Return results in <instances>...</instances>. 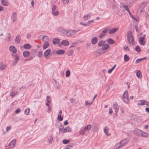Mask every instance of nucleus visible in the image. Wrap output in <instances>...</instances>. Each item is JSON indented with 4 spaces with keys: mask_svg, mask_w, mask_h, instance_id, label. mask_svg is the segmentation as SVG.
I'll list each match as a JSON object with an SVG mask.
<instances>
[{
    "mask_svg": "<svg viewBox=\"0 0 149 149\" xmlns=\"http://www.w3.org/2000/svg\"><path fill=\"white\" fill-rule=\"evenodd\" d=\"M91 16V13H89L87 15H84L83 17V19L84 20H87L89 18H90Z\"/></svg>",
    "mask_w": 149,
    "mask_h": 149,
    "instance_id": "16",
    "label": "nucleus"
},
{
    "mask_svg": "<svg viewBox=\"0 0 149 149\" xmlns=\"http://www.w3.org/2000/svg\"><path fill=\"white\" fill-rule=\"evenodd\" d=\"M127 39L130 43L132 45L134 44V40L132 36L127 37Z\"/></svg>",
    "mask_w": 149,
    "mask_h": 149,
    "instance_id": "8",
    "label": "nucleus"
},
{
    "mask_svg": "<svg viewBox=\"0 0 149 149\" xmlns=\"http://www.w3.org/2000/svg\"><path fill=\"white\" fill-rule=\"evenodd\" d=\"M109 28H107L103 30L102 32L104 34H106V33L108 32L109 30Z\"/></svg>",
    "mask_w": 149,
    "mask_h": 149,
    "instance_id": "47",
    "label": "nucleus"
},
{
    "mask_svg": "<svg viewBox=\"0 0 149 149\" xmlns=\"http://www.w3.org/2000/svg\"><path fill=\"white\" fill-rule=\"evenodd\" d=\"M1 3L3 6H7L8 5V3L6 0H2Z\"/></svg>",
    "mask_w": 149,
    "mask_h": 149,
    "instance_id": "26",
    "label": "nucleus"
},
{
    "mask_svg": "<svg viewBox=\"0 0 149 149\" xmlns=\"http://www.w3.org/2000/svg\"><path fill=\"white\" fill-rule=\"evenodd\" d=\"M7 65L6 64H4L0 66V70H4L7 67Z\"/></svg>",
    "mask_w": 149,
    "mask_h": 149,
    "instance_id": "37",
    "label": "nucleus"
},
{
    "mask_svg": "<svg viewBox=\"0 0 149 149\" xmlns=\"http://www.w3.org/2000/svg\"><path fill=\"white\" fill-rule=\"evenodd\" d=\"M132 33L131 31H127V37L128 36H132Z\"/></svg>",
    "mask_w": 149,
    "mask_h": 149,
    "instance_id": "55",
    "label": "nucleus"
},
{
    "mask_svg": "<svg viewBox=\"0 0 149 149\" xmlns=\"http://www.w3.org/2000/svg\"><path fill=\"white\" fill-rule=\"evenodd\" d=\"M24 47L26 49H29L31 48V45L29 44L26 43L24 45Z\"/></svg>",
    "mask_w": 149,
    "mask_h": 149,
    "instance_id": "24",
    "label": "nucleus"
},
{
    "mask_svg": "<svg viewBox=\"0 0 149 149\" xmlns=\"http://www.w3.org/2000/svg\"><path fill=\"white\" fill-rule=\"evenodd\" d=\"M146 57H144L142 58L138 59L136 61V63H139L141 61L145 59H146Z\"/></svg>",
    "mask_w": 149,
    "mask_h": 149,
    "instance_id": "39",
    "label": "nucleus"
},
{
    "mask_svg": "<svg viewBox=\"0 0 149 149\" xmlns=\"http://www.w3.org/2000/svg\"><path fill=\"white\" fill-rule=\"evenodd\" d=\"M146 38V35H144L142 37H140L139 38V43L142 45H144L145 44V42L144 41H143V40H144Z\"/></svg>",
    "mask_w": 149,
    "mask_h": 149,
    "instance_id": "5",
    "label": "nucleus"
},
{
    "mask_svg": "<svg viewBox=\"0 0 149 149\" xmlns=\"http://www.w3.org/2000/svg\"><path fill=\"white\" fill-rule=\"evenodd\" d=\"M38 56L39 58H41L42 56V51H39L38 54Z\"/></svg>",
    "mask_w": 149,
    "mask_h": 149,
    "instance_id": "48",
    "label": "nucleus"
},
{
    "mask_svg": "<svg viewBox=\"0 0 149 149\" xmlns=\"http://www.w3.org/2000/svg\"><path fill=\"white\" fill-rule=\"evenodd\" d=\"M145 101L146 100H139L138 101V104L139 105H144Z\"/></svg>",
    "mask_w": 149,
    "mask_h": 149,
    "instance_id": "22",
    "label": "nucleus"
},
{
    "mask_svg": "<svg viewBox=\"0 0 149 149\" xmlns=\"http://www.w3.org/2000/svg\"><path fill=\"white\" fill-rule=\"evenodd\" d=\"M73 52L74 51L73 50H71L69 51L68 55L69 56H71L72 55Z\"/></svg>",
    "mask_w": 149,
    "mask_h": 149,
    "instance_id": "56",
    "label": "nucleus"
},
{
    "mask_svg": "<svg viewBox=\"0 0 149 149\" xmlns=\"http://www.w3.org/2000/svg\"><path fill=\"white\" fill-rule=\"evenodd\" d=\"M51 52V50L50 49H48L44 52V56L45 57H47L50 54Z\"/></svg>",
    "mask_w": 149,
    "mask_h": 149,
    "instance_id": "15",
    "label": "nucleus"
},
{
    "mask_svg": "<svg viewBox=\"0 0 149 149\" xmlns=\"http://www.w3.org/2000/svg\"><path fill=\"white\" fill-rule=\"evenodd\" d=\"M30 52L27 51H25L23 52V55L25 57H27L29 56Z\"/></svg>",
    "mask_w": 149,
    "mask_h": 149,
    "instance_id": "20",
    "label": "nucleus"
},
{
    "mask_svg": "<svg viewBox=\"0 0 149 149\" xmlns=\"http://www.w3.org/2000/svg\"><path fill=\"white\" fill-rule=\"evenodd\" d=\"M79 31V30L78 31L73 30H68L67 36H74L76 34L77 32Z\"/></svg>",
    "mask_w": 149,
    "mask_h": 149,
    "instance_id": "4",
    "label": "nucleus"
},
{
    "mask_svg": "<svg viewBox=\"0 0 149 149\" xmlns=\"http://www.w3.org/2000/svg\"><path fill=\"white\" fill-rule=\"evenodd\" d=\"M49 40V38L47 36H44L42 38V41L45 42H48Z\"/></svg>",
    "mask_w": 149,
    "mask_h": 149,
    "instance_id": "29",
    "label": "nucleus"
},
{
    "mask_svg": "<svg viewBox=\"0 0 149 149\" xmlns=\"http://www.w3.org/2000/svg\"><path fill=\"white\" fill-rule=\"evenodd\" d=\"M72 131L71 128L69 126L64 128V130L62 131V133H64L66 132H70Z\"/></svg>",
    "mask_w": 149,
    "mask_h": 149,
    "instance_id": "9",
    "label": "nucleus"
},
{
    "mask_svg": "<svg viewBox=\"0 0 149 149\" xmlns=\"http://www.w3.org/2000/svg\"><path fill=\"white\" fill-rule=\"evenodd\" d=\"M11 129V126H9L7 127L6 128V131L7 132H8L9 130H10Z\"/></svg>",
    "mask_w": 149,
    "mask_h": 149,
    "instance_id": "63",
    "label": "nucleus"
},
{
    "mask_svg": "<svg viewBox=\"0 0 149 149\" xmlns=\"http://www.w3.org/2000/svg\"><path fill=\"white\" fill-rule=\"evenodd\" d=\"M53 140V137L52 136H50L48 138V140L49 143H51Z\"/></svg>",
    "mask_w": 149,
    "mask_h": 149,
    "instance_id": "45",
    "label": "nucleus"
},
{
    "mask_svg": "<svg viewBox=\"0 0 149 149\" xmlns=\"http://www.w3.org/2000/svg\"><path fill=\"white\" fill-rule=\"evenodd\" d=\"M80 24L81 25H83L84 26H88L89 25L88 24V23L87 24H85L83 22H81L80 23Z\"/></svg>",
    "mask_w": 149,
    "mask_h": 149,
    "instance_id": "59",
    "label": "nucleus"
},
{
    "mask_svg": "<svg viewBox=\"0 0 149 149\" xmlns=\"http://www.w3.org/2000/svg\"><path fill=\"white\" fill-rule=\"evenodd\" d=\"M60 125L58 127V129L59 131H61V132L62 133V131L64 130V128L63 126V125H62L61 123H60Z\"/></svg>",
    "mask_w": 149,
    "mask_h": 149,
    "instance_id": "42",
    "label": "nucleus"
},
{
    "mask_svg": "<svg viewBox=\"0 0 149 149\" xmlns=\"http://www.w3.org/2000/svg\"><path fill=\"white\" fill-rule=\"evenodd\" d=\"M70 75V72L69 70H67L65 73V76L66 77H69Z\"/></svg>",
    "mask_w": 149,
    "mask_h": 149,
    "instance_id": "51",
    "label": "nucleus"
},
{
    "mask_svg": "<svg viewBox=\"0 0 149 149\" xmlns=\"http://www.w3.org/2000/svg\"><path fill=\"white\" fill-rule=\"evenodd\" d=\"M122 146H123L121 144V141H120L116 143L115 145L114 146V148L115 149H118Z\"/></svg>",
    "mask_w": 149,
    "mask_h": 149,
    "instance_id": "17",
    "label": "nucleus"
},
{
    "mask_svg": "<svg viewBox=\"0 0 149 149\" xmlns=\"http://www.w3.org/2000/svg\"><path fill=\"white\" fill-rule=\"evenodd\" d=\"M60 42V40L58 38H55L52 41L53 44L56 45L58 44Z\"/></svg>",
    "mask_w": 149,
    "mask_h": 149,
    "instance_id": "25",
    "label": "nucleus"
},
{
    "mask_svg": "<svg viewBox=\"0 0 149 149\" xmlns=\"http://www.w3.org/2000/svg\"><path fill=\"white\" fill-rule=\"evenodd\" d=\"M9 49L11 52L13 53H15L17 52V49L15 47L11 45L9 47Z\"/></svg>",
    "mask_w": 149,
    "mask_h": 149,
    "instance_id": "11",
    "label": "nucleus"
},
{
    "mask_svg": "<svg viewBox=\"0 0 149 149\" xmlns=\"http://www.w3.org/2000/svg\"><path fill=\"white\" fill-rule=\"evenodd\" d=\"M61 44L64 46H67L69 45L70 43L66 40H63L61 42Z\"/></svg>",
    "mask_w": 149,
    "mask_h": 149,
    "instance_id": "21",
    "label": "nucleus"
},
{
    "mask_svg": "<svg viewBox=\"0 0 149 149\" xmlns=\"http://www.w3.org/2000/svg\"><path fill=\"white\" fill-rule=\"evenodd\" d=\"M70 141L69 140L64 139L63 141V143L64 144H67L70 142Z\"/></svg>",
    "mask_w": 149,
    "mask_h": 149,
    "instance_id": "52",
    "label": "nucleus"
},
{
    "mask_svg": "<svg viewBox=\"0 0 149 149\" xmlns=\"http://www.w3.org/2000/svg\"><path fill=\"white\" fill-rule=\"evenodd\" d=\"M124 49L125 50H127L128 51L130 50V49L128 48V47L127 46H125L124 48Z\"/></svg>",
    "mask_w": 149,
    "mask_h": 149,
    "instance_id": "64",
    "label": "nucleus"
},
{
    "mask_svg": "<svg viewBox=\"0 0 149 149\" xmlns=\"http://www.w3.org/2000/svg\"><path fill=\"white\" fill-rule=\"evenodd\" d=\"M76 46V44L74 42L72 43V45L71 46H70L69 47L70 48H71L72 47H75V46Z\"/></svg>",
    "mask_w": 149,
    "mask_h": 149,
    "instance_id": "61",
    "label": "nucleus"
},
{
    "mask_svg": "<svg viewBox=\"0 0 149 149\" xmlns=\"http://www.w3.org/2000/svg\"><path fill=\"white\" fill-rule=\"evenodd\" d=\"M92 128H93V131L94 132H96L98 129V126L97 125L95 124L94 125Z\"/></svg>",
    "mask_w": 149,
    "mask_h": 149,
    "instance_id": "32",
    "label": "nucleus"
},
{
    "mask_svg": "<svg viewBox=\"0 0 149 149\" xmlns=\"http://www.w3.org/2000/svg\"><path fill=\"white\" fill-rule=\"evenodd\" d=\"M16 142V141L15 139H13L11 141L9 145V147L11 148H14L15 146Z\"/></svg>",
    "mask_w": 149,
    "mask_h": 149,
    "instance_id": "10",
    "label": "nucleus"
},
{
    "mask_svg": "<svg viewBox=\"0 0 149 149\" xmlns=\"http://www.w3.org/2000/svg\"><path fill=\"white\" fill-rule=\"evenodd\" d=\"M68 30H66L64 29H61V32L64 34L68 35Z\"/></svg>",
    "mask_w": 149,
    "mask_h": 149,
    "instance_id": "31",
    "label": "nucleus"
},
{
    "mask_svg": "<svg viewBox=\"0 0 149 149\" xmlns=\"http://www.w3.org/2000/svg\"><path fill=\"white\" fill-rule=\"evenodd\" d=\"M98 40V39L96 37H94L91 40V43L93 45H95L97 43Z\"/></svg>",
    "mask_w": 149,
    "mask_h": 149,
    "instance_id": "18",
    "label": "nucleus"
},
{
    "mask_svg": "<svg viewBox=\"0 0 149 149\" xmlns=\"http://www.w3.org/2000/svg\"><path fill=\"white\" fill-rule=\"evenodd\" d=\"M56 8V6L55 5L53 6L52 9V13L53 15L54 16H57L59 14V13L58 11H55V10Z\"/></svg>",
    "mask_w": 149,
    "mask_h": 149,
    "instance_id": "3",
    "label": "nucleus"
},
{
    "mask_svg": "<svg viewBox=\"0 0 149 149\" xmlns=\"http://www.w3.org/2000/svg\"><path fill=\"white\" fill-rule=\"evenodd\" d=\"M70 101L71 103H73L75 102L76 100L74 98H71L70 100Z\"/></svg>",
    "mask_w": 149,
    "mask_h": 149,
    "instance_id": "60",
    "label": "nucleus"
},
{
    "mask_svg": "<svg viewBox=\"0 0 149 149\" xmlns=\"http://www.w3.org/2000/svg\"><path fill=\"white\" fill-rule=\"evenodd\" d=\"M17 94L18 92L17 91H12L10 93V96L13 97H14Z\"/></svg>",
    "mask_w": 149,
    "mask_h": 149,
    "instance_id": "27",
    "label": "nucleus"
},
{
    "mask_svg": "<svg viewBox=\"0 0 149 149\" xmlns=\"http://www.w3.org/2000/svg\"><path fill=\"white\" fill-rule=\"evenodd\" d=\"M119 106L118 105L117 102H115L113 104V108L114 109L115 112H118L119 110Z\"/></svg>",
    "mask_w": 149,
    "mask_h": 149,
    "instance_id": "13",
    "label": "nucleus"
},
{
    "mask_svg": "<svg viewBox=\"0 0 149 149\" xmlns=\"http://www.w3.org/2000/svg\"><path fill=\"white\" fill-rule=\"evenodd\" d=\"M17 19V14L15 12H13L11 15V19L13 22H14Z\"/></svg>",
    "mask_w": 149,
    "mask_h": 149,
    "instance_id": "7",
    "label": "nucleus"
},
{
    "mask_svg": "<svg viewBox=\"0 0 149 149\" xmlns=\"http://www.w3.org/2000/svg\"><path fill=\"white\" fill-rule=\"evenodd\" d=\"M104 44V41L101 40L98 42V46L99 47H102Z\"/></svg>",
    "mask_w": 149,
    "mask_h": 149,
    "instance_id": "34",
    "label": "nucleus"
},
{
    "mask_svg": "<svg viewBox=\"0 0 149 149\" xmlns=\"http://www.w3.org/2000/svg\"><path fill=\"white\" fill-rule=\"evenodd\" d=\"M107 42L109 44L111 45L114 44L115 42L112 39L110 38L107 39Z\"/></svg>",
    "mask_w": 149,
    "mask_h": 149,
    "instance_id": "33",
    "label": "nucleus"
},
{
    "mask_svg": "<svg viewBox=\"0 0 149 149\" xmlns=\"http://www.w3.org/2000/svg\"><path fill=\"white\" fill-rule=\"evenodd\" d=\"M21 111V110L20 109H17L15 111V113H19Z\"/></svg>",
    "mask_w": 149,
    "mask_h": 149,
    "instance_id": "62",
    "label": "nucleus"
},
{
    "mask_svg": "<svg viewBox=\"0 0 149 149\" xmlns=\"http://www.w3.org/2000/svg\"><path fill=\"white\" fill-rule=\"evenodd\" d=\"M51 99L50 98V97L48 96H47V97L46 101L48 103H49L51 101Z\"/></svg>",
    "mask_w": 149,
    "mask_h": 149,
    "instance_id": "49",
    "label": "nucleus"
},
{
    "mask_svg": "<svg viewBox=\"0 0 149 149\" xmlns=\"http://www.w3.org/2000/svg\"><path fill=\"white\" fill-rule=\"evenodd\" d=\"M15 56V58L14 60L13 63V66H15L19 60V56L17 54L14 55Z\"/></svg>",
    "mask_w": 149,
    "mask_h": 149,
    "instance_id": "6",
    "label": "nucleus"
},
{
    "mask_svg": "<svg viewBox=\"0 0 149 149\" xmlns=\"http://www.w3.org/2000/svg\"><path fill=\"white\" fill-rule=\"evenodd\" d=\"M106 36V34H104L102 32L101 33L99 36V38H103V37Z\"/></svg>",
    "mask_w": 149,
    "mask_h": 149,
    "instance_id": "54",
    "label": "nucleus"
},
{
    "mask_svg": "<svg viewBox=\"0 0 149 149\" xmlns=\"http://www.w3.org/2000/svg\"><path fill=\"white\" fill-rule=\"evenodd\" d=\"M123 7L129 13V14L131 16V13L128 7L127 6L124 5L123 6Z\"/></svg>",
    "mask_w": 149,
    "mask_h": 149,
    "instance_id": "38",
    "label": "nucleus"
},
{
    "mask_svg": "<svg viewBox=\"0 0 149 149\" xmlns=\"http://www.w3.org/2000/svg\"><path fill=\"white\" fill-rule=\"evenodd\" d=\"M30 109L29 108H27L25 110L24 113L26 115H28L29 113Z\"/></svg>",
    "mask_w": 149,
    "mask_h": 149,
    "instance_id": "44",
    "label": "nucleus"
},
{
    "mask_svg": "<svg viewBox=\"0 0 149 149\" xmlns=\"http://www.w3.org/2000/svg\"><path fill=\"white\" fill-rule=\"evenodd\" d=\"M106 128H107L106 126L104 128V132L106 134L107 136H109V134H108V133H107L108 130L106 129Z\"/></svg>",
    "mask_w": 149,
    "mask_h": 149,
    "instance_id": "46",
    "label": "nucleus"
},
{
    "mask_svg": "<svg viewBox=\"0 0 149 149\" xmlns=\"http://www.w3.org/2000/svg\"><path fill=\"white\" fill-rule=\"evenodd\" d=\"M109 47V45L107 44H104L103 46H102L101 48L102 50H105L107 49Z\"/></svg>",
    "mask_w": 149,
    "mask_h": 149,
    "instance_id": "19",
    "label": "nucleus"
},
{
    "mask_svg": "<svg viewBox=\"0 0 149 149\" xmlns=\"http://www.w3.org/2000/svg\"><path fill=\"white\" fill-rule=\"evenodd\" d=\"M122 99L123 101L126 104L128 103L129 100L128 96V92L127 91H125L123 96Z\"/></svg>",
    "mask_w": 149,
    "mask_h": 149,
    "instance_id": "2",
    "label": "nucleus"
},
{
    "mask_svg": "<svg viewBox=\"0 0 149 149\" xmlns=\"http://www.w3.org/2000/svg\"><path fill=\"white\" fill-rule=\"evenodd\" d=\"M11 37L10 34L9 33H8L7 34V38L6 40L7 42H9L10 41V38Z\"/></svg>",
    "mask_w": 149,
    "mask_h": 149,
    "instance_id": "40",
    "label": "nucleus"
},
{
    "mask_svg": "<svg viewBox=\"0 0 149 149\" xmlns=\"http://www.w3.org/2000/svg\"><path fill=\"white\" fill-rule=\"evenodd\" d=\"M118 30V28H115L112 29L109 31V33L110 34H113L116 32H117Z\"/></svg>",
    "mask_w": 149,
    "mask_h": 149,
    "instance_id": "14",
    "label": "nucleus"
},
{
    "mask_svg": "<svg viewBox=\"0 0 149 149\" xmlns=\"http://www.w3.org/2000/svg\"><path fill=\"white\" fill-rule=\"evenodd\" d=\"M124 61L125 62H127L130 59V57L127 55H125L124 56Z\"/></svg>",
    "mask_w": 149,
    "mask_h": 149,
    "instance_id": "35",
    "label": "nucleus"
},
{
    "mask_svg": "<svg viewBox=\"0 0 149 149\" xmlns=\"http://www.w3.org/2000/svg\"><path fill=\"white\" fill-rule=\"evenodd\" d=\"M69 0H63V3L65 4H67L69 2Z\"/></svg>",
    "mask_w": 149,
    "mask_h": 149,
    "instance_id": "58",
    "label": "nucleus"
},
{
    "mask_svg": "<svg viewBox=\"0 0 149 149\" xmlns=\"http://www.w3.org/2000/svg\"><path fill=\"white\" fill-rule=\"evenodd\" d=\"M135 50L137 52H139L141 51V49L139 47L137 46L135 47Z\"/></svg>",
    "mask_w": 149,
    "mask_h": 149,
    "instance_id": "50",
    "label": "nucleus"
},
{
    "mask_svg": "<svg viewBox=\"0 0 149 149\" xmlns=\"http://www.w3.org/2000/svg\"><path fill=\"white\" fill-rule=\"evenodd\" d=\"M134 134L139 137H147L148 136V134L137 128H135L134 130Z\"/></svg>",
    "mask_w": 149,
    "mask_h": 149,
    "instance_id": "1",
    "label": "nucleus"
},
{
    "mask_svg": "<svg viewBox=\"0 0 149 149\" xmlns=\"http://www.w3.org/2000/svg\"><path fill=\"white\" fill-rule=\"evenodd\" d=\"M136 76L139 79H141L142 77L141 73V72L139 70L137 71L136 73Z\"/></svg>",
    "mask_w": 149,
    "mask_h": 149,
    "instance_id": "30",
    "label": "nucleus"
},
{
    "mask_svg": "<svg viewBox=\"0 0 149 149\" xmlns=\"http://www.w3.org/2000/svg\"><path fill=\"white\" fill-rule=\"evenodd\" d=\"M91 126L90 125H88L84 127L86 131H87L90 130L91 128Z\"/></svg>",
    "mask_w": 149,
    "mask_h": 149,
    "instance_id": "41",
    "label": "nucleus"
},
{
    "mask_svg": "<svg viewBox=\"0 0 149 149\" xmlns=\"http://www.w3.org/2000/svg\"><path fill=\"white\" fill-rule=\"evenodd\" d=\"M86 131V130L84 128L80 131L79 132V134L81 135H83L85 133Z\"/></svg>",
    "mask_w": 149,
    "mask_h": 149,
    "instance_id": "43",
    "label": "nucleus"
},
{
    "mask_svg": "<svg viewBox=\"0 0 149 149\" xmlns=\"http://www.w3.org/2000/svg\"><path fill=\"white\" fill-rule=\"evenodd\" d=\"M65 52L64 50L63 49H60L56 51V53L58 55H62Z\"/></svg>",
    "mask_w": 149,
    "mask_h": 149,
    "instance_id": "23",
    "label": "nucleus"
},
{
    "mask_svg": "<svg viewBox=\"0 0 149 149\" xmlns=\"http://www.w3.org/2000/svg\"><path fill=\"white\" fill-rule=\"evenodd\" d=\"M21 40V37L19 35H17L15 39V43L17 44H18L19 43Z\"/></svg>",
    "mask_w": 149,
    "mask_h": 149,
    "instance_id": "12",
    "label": "nucleus"
},
{
    "mask_svg": "<svg viewBox=\"0 0 149 149\" xmlns=\"http://www.w3.org/2000/svg\"><path fill=\"white\" fill-rule=\"evenodd\" d=\"M128 140L127 139H125L121 141V144L123 146L126 144L128 142Z\"/></svg>",
    "mask_w": 149,
    "mask_h": 149,
    "instance_id": "28",
    "label": "nucleus"
},
{
    "mask_svg": "<svg viewBox=\"0 0 149 149\" xmlns=\"http://www.w3.org/2000/svg\"><path fill=\"white\" fill-rule=\"evenodd\" d=\"M57 119L58 120L61 121L63 120V118L61 117V115H58Z\"/></svg>",
    "mask_w": 149,
    "mask_h": 149,
    "instance_id": "57",
    "label": "nucleus"
},
{
    "mask_svg": "<svg viewBox=\"0 0 149 149\" xmlns=\"http://www.w3.org/2000/svg\"><path fill=\"white\" fill-rule=\"evenodd\" d=\"M49 46V44L48 42H45L44 44L43 49H45L47 48Z\"/></svg>",
    "mask_w": 149,
    "mask_h": 149,
    "instance_id": "36",
    "label": "nucleus"
},
{
    "mask_svg": "<svg viewBox=\"0 0 149 149\" xmlns=\"http://www.w3.org/2000/svg\"><path fill=\"white\" fill-rule=\"evenodd\" d=\"M93 104V101H91L90 103H88V101H85V106H87L88 105H91L92 104Z\"/></svg>",
    "mask_w": 149,
    "mask_h": 149,
    "instance_id": "53",
    "label": "nucleus"
}]
</instances>
